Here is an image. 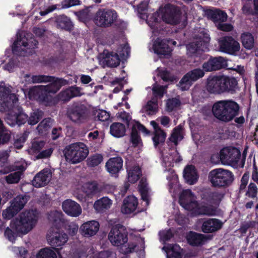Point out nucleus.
Wrapping results in <instances>:
<instances>
[{"instance_id":"4c0bfd02","label":"nucleus","mask_w":258,"mask_h":258,"mask_svg":"<svg viewBox=\"0 0 258 258\" xmlns=\"http://www.w3.org/2000/svg\"><path fill=\"white\" fill-rule=\"evenodd\" d=\"M142 175V172L139 166H134L128 170V181L131 183L137 181Z\"/></svg>"},{"instance_id":"ea45409f","label":"nucleus","mask_w":258,"mask_h":258,"mask_svg":"<svg viewBox=\"0 0 258 258\" xmlns=\"http://www.w3.org/2000/svg\"><path fill=\"white\" fill-rule=\"evenodd\" d=\"M16 169H19V171L12 173L5 177L6 180L8 183H17L20 181L25 168L23 166H20L18 167Z\"/></svg>"},{"instance_id":"6ab92c4d","label":"nucleus","mask_w":258,"mask_h":258,"mask_svg":"<svg viewBox=\"0 0 258 258\" xmlns=\"http://www.w3.org/2000/svg\"><path fill=\"white\" fill-rule=\"evenodd\" d=\"M47 239L50 245L54 247L63 246L68 240V235L63 232H56L51 233L50 232L47 236Z\"/></svg>"},{"instance_id":"1a4fd4ad","label":"nucleus","mask_w":258,"mask_h":258,"mask_svg":"<svg viewBox=\"0 0 258 258\" xmlns=\"http://www.w3.org/2000/svg\"><path fill=\"white\" fill-rule=\"evenodd\" d=\"M68 115L72 121L77 123H83L88 116L87 108L82 104H74L69 108Z\"/></svg>"},{"instance_id":"473e14b6","label":"nucleus","mask_w":258,"mask_h":258,"mask_svg":"<svg viewBox=\"0 0 258 258\" xmlns=\"http://www.w3.org/2000/svg\"><path fill=\"white\" fill-rule=\"evenodd\" d=\"M57 27L61 29L70 31L73 27V25L70 19L64 15H60L56 19Z\"/></svg>"},{"instance_id":"f704fd0d","label":"nucleus","mask_w":258,"mask_h":258,"mask_svg":"<svg viewBox=\"0 0 258 258\" xmlns=\"http://www.w3.org/2000/svg\"><path fill=\"white\" fill-rule=\"evenodd\" d=\"M187 240L190 245H199L204 244L206 238L202 234L190 232L187 235Z\"/></svg>"},{"instance_id":"680f3d73","label":"nucleus","mask_w":258,"mask_h":258,"mask_svg":"<svg viewBox=\"0 0 258 258\" xmlns=\"http://www.w3.org/2000/svg\"><path fill=\"white\" fill-rule=\"evenodd\" d=\"M180 101L177 98H172L168 100L166 103L167 110L171 111L180 105Z\"/></svg>"},{"instance_id":"49530a36","label":"nucleus","mask_w":258,"mask_h":258,"mask_svg":"<svg viewBox=\"0 0 258 258\" xmlns=\"http://www.w3.org/2000/svg\"><path fill=\"white\" fill-rule=\"evenodd\" d=\"M194 40L196 43H202V46L205 44H207L210 42V37L209 35L204 30H201L199 33L196 35Z\"/></svg>"},{"instance_id":"2eb2a0df","label":"nucleus","mask_w":258,"mask_h":258,"mask_svg":"<svg viewBox=\"0 0 258 258\" xmlns=\"http://www.w3.org/2000/svg\"><path fill=\"white\" fill-rule=\"evenodd\" d=\"M180 205L185 210L192 211L198 207L196 197L189 189L183 190L179 198Z\"/></svg>"},{"instance_id":"dca6fc26","label":"nucleus","mask_w":258,"mask_h":258,"mask_svg":"<svg viewBox=\"0 0 258 258\" xmlns=\"http://www.w3.org/2000/svg\"><path fill=\"white\" fill-rule=\"evenodd\" d=\"M226 67V61L221 56L211 58L202 65L203 69L206 72L217 71Z\"/></svg>"},{"instance_id":"aec40b11","label":"nucleus","mask_w":258,"mask_h":258,"mask_svg":"<svg viewBox=\"0 0 258 258\" xmlns=\"http://www.w3.org/2000/svg\"><path fill=\"white\" fill-rule=\"evenodd\" d=\"M51 172L48 169H44L38 173L32 180L33 185L36 187H43L50 181Z\"/></svg>"},{"instance_id":"4be33fe9","label":"nucleus","mask_w":258,"mask_h":258,"mask_svg":"<svg viewBox=\"0 0 258 258\" xmlns=\"http://www.w3.org/2000/svg\"><path fill=\"white\" fill-rule=\"evenodd\" d=\"M99 224L96 221H90L83 223L80 227V230L82 235L90 237L95 235L99 229Z\"/></svg>"},{"instance_id":"37998d69","label":"nucleus","mask_w":258,"mask_h":258,"mask_svg":"<svg viewBox=\"0 0 258 258\" xmlns=\"http://www.w3.org/2000/svg\"><path fill=\"white\" fill-rule=\"evenodd\" d=\"M241 41L243 47L247 49H251L254 45V39L249 33H244L241 35Z\"/></svg>"},{"instance_id":"6e6d98bb","label":"nucleus","mask_w":258,"mask_h":258,"mask_svg":"<svg viewBox=\"0 0 258 258\" xmlns=\"http://www.w3.org/2000/svg\"><path fill=\"white\" fill-rule=\"evenodd\" d=\"M10 139V134L5 131L2 120L0 119V145L7 143Z\"/></svg>"},{"instance_id":"5fc2aeb1","label":"nucleus","mask_w":258,"mask_h":258,"mask_svg":"<svg viewBox=\"0 0 258 258\" xmlns=\"http://www.w3.org/2000/svg\"><path fill=\"white\" fill-rule=\"evenodd\" d=\"M227 18V15L226 13L220 10L215 11L212 14V19L214 21L216 22H225L226 21Z\"/></svg>"},{"instance_id":"c9c22d12","label":"nucleus","mask_w":258,"mask_h":258,"mask_svg":"<svg viewBox=\"0 0 258 258\" xmlns=\"http://www.w3.org/2000/svg\"><path fill=\"white\" fill-rule=\"evenodd\" d=\"M110 133L115 137L120 138L123 137L125 133V126L121 123H113L110 126Z\"/></svg>"},{"instance_id":"3c124183","label":"nucleus","mask_w":258,"mask_h":258,"mask_svg":"<svg viewBox=\"0 0 258 258\" xmlns=\"http://www.w3.org/2000/svg\"><path fill=\"white\" fill-rule=\"evenodd\" d=\"M102 156L101 154H96L88 158L87 164L91 167L96 166L102 161Z\"/></svg>"},{"instance_id":"c85d7f7f","label":"nucleus","mask_w":258,"mask_h":258,"mask_svg":"<svg viewBox=\"0 0 258 258\" xmlns=\"http://www.w3.org/2000/svg\"><path fill=\"white\" fill-rule=\"evenodd\" d=\"M112 201L106 197L96 201L93 205L94 208L98 213H103L110 208Z\"/></svg>"},{"instance_id":"864d4df0","label":"nucleus","mask_w":258,"mask_h":258,"mask_svg":"<svg viewBox=\"0 0 258 258\" xmlns=\"http://www.w3.org/2000/svg\"><path fill=\"white\" fill-rule=\"evenodd\" d=\"M167 253L168 256L171 255L175 258H179L181 256L180 247L177 244L170 245L169 249Z\"/></svg>"},{"instance_id":"b1692460","label":"nucleus","mask_w":258,"mask_h":258,"mask_svg":"<svg viewBox=\"0 0 258 258\" xmlns=\"http://www.w3.org/2000/svg\"><path fill=\"white\" fill-rule=\"evenodd\" d=\"M222 224V222L217 219H209L203 222L202 230L204 233L214 232L220 229Z\"/></svg>"},{"instance_id":"bf43d9fd","label":"nucleus","mask_w":258,"mask_h":258,"mask_svg":"<svg viewBox=\"0 0 258 258\" xmlns=\"http://www.w3.org/2000/svg\"><path fill=\"white\" fill-rule=\"evenodd\" d=\"M201 46L202 43L200 44V43H196L194 40L193 42L190 43L186 46L187 54L189 55L194 54Z\"/></svg>"},{"instance_id":"0e129e2a","label":"nucleus","mask_w":258,"mask_h":258,"mask_svg":"<svg viewBox=\"0 0 258 258\" xmlns=\"http://www.w3.org/2000/svg\"><path fill=\"white\" fill-rule=\"evenodd\" d=\"M45 143L42 141H34L32 143L30 151L32 152H39L44 146Z\"/></svg>"},{"instance_id":"052dcab7","label":"nucleus","mask_w":258,"mask_h":258,"mask_svg":"<svg viewBox=\"0 0 258 258\" xmlns=\"http://www.w3.org/2000/svg\"><path fill=\"white\" fill-rule=\"evenodd\" d=\"M163 160L167 165L171 166L173 162H178L180 161L181 158L178 155V154L176 153V152H175L174 157L171 155H170L169 157L166 156L164 157Z\"/></svg>"},{"instance_id":"de8ad7c7","label":"nucleus","mask_w":258,"mask_h":258,"mask_svg":"<svg viewBox=\"0 0 258 258\" xmlns=\"http://www.w3.org/2000/svg\"><path fill=\"white\" fill-rule=\"evenodd\" d=\"M204 71L205 70L204 69L196 68L189 71L186 74L189 76L190 80H192L193 82H194L199 79L202 78L204 76Z\"/></svg>"},{"instance_id":"5701e85b","label":"nucleus","mask_w":258,"mask_h":258,"mask_svg":"<svg viewBox=\"0 0 258 258\" xmlns=\"http://www.w3.org/2000/svg\"><path fill=\"white\" fill-rule=\"evenodd\" d=\"M138 206V201L135 196H131L125 198L121 207V212L124 214L134 213Z\"/></svg>"},{"instance_id":"a18cd8bd","label":"nucleus","mask_w":258,"mask_h":258,"mask_svg":"<svg viewBox=\"0 0 258 258\" xmlns=\"http://www.w3.org/2000/svg\"><path fill=\"white\" fill-rule=\"evenodd\" d=\"M169 191L173 194H176L180 190V185L178 184L177 176L174 174L172 173L171 179H169Z\"/></svg>"},{"instance_id":"a878e982","label":"nucleus","mask_w":258,"mask_h":258,"mask_svg":"<svg viewBox=\"0 0 258 258\" xmlns=\"http://www.w3.org/2000/svg\"><path fill=\"white\" fill-rule=\"evenodd\" d=\"M151 124L154 129V136L153 137V141L154 146L157 147L158 145L162 144L164 143L166 134L155 121H151Z\"/></svg>"},{"instance_id":"f3484780","label":"nucleus","mask_w":258,"mask_h":258,"mask_svg":"<svg viewBox=\"0 0 258 258\" xmlns=\"http://www.w3.org/2000/svg\"><path fill=\"white\" fill-rule=\"evenodd\" d=\"M220 76H215L208 78L206 89L210 93L219 95L223 93Z\"/></svg>"},{"instance_id":"39448f33","label":"nucleus","mask_w":258,"mask_h":258,"mask_svg":"<svg viewBox=\"0 0 258 258\" xmlns=\"http://www.w3.org/2000/svg\"><path fill=\"white\" fill-rule=\"evenodd\" d=\"M87 146L81 142L71 144L66 147L64 154L67 161L76 164L83 161L88 155Z\"/></svg>"},{"instance_id":"20e7f679","label":"nucleus","mask_w":258,"mask_h":258,"mask_svg":"<svg viewBox=\"0 0 258 258\" xmlns=\"http://www.w3.org/2000/svg\"><path fill=\"white\" fill-rule=\"evenodd\" d=\"M38 44V41L32 37L31 34L21 33L13 44V51L19 55H27L32 53L33 50L37 47Z\"/></svg>"},{"instance_id":"a211bd4d","label":"nucleus","mask_w":258,"mask_h":258,"mask_svg":"<svg viewBox=\"0 0 258 258\" xmlns=\"http://www.w3.org/2000/svg\"><path fill=\"white\" fill-rule=\"evenodd\" d=\"M62 208L67 215L72 217H78L82 213V209L80 205L70 199H67L63 202Z\"/></svg>"},{"instance_id":"e2e57ef3","label":"nucleus","mask_w":258,"mask_h":258,"mask_svg":"<svg viewBox=\"0 0 258 258\" xmlns=\"http://www.w3.org/2000/svg\"><path fill=\"white\" fill-rule=\"evenodd\" d=\"M166 87V86H162L158 85H154L152 88L154 95L155 97H162Z\"/></svg>"},{"instance_id":"f03ea898","label":"nucleus","mask_w":258,"mask_h":258,"mask_svg":"<svg viewBox=\"0 0 258 258\" xmlns=\"http://www.w3.org/2000/svg\"><path fill=\"white\" fill-rule=\"evenodd\" d=\"M39 219V213L36 210L26 211L11 222V227L16 232L26 234L36 225Z\"/></svg>"},{"instance_id":"4468645a","label":"nucleus","mask_w":258,"mask_h":258,"mask_svg":"<svg viewBox=\"0 0 258 258\" xmlns=\"http://www.w3.org/2000/svg\"><path fill=\"white\" fill-rule=\"evenodd\" d=\"M240 152L237 148L232 147L224 148L220 151L221 163L230 165L237 163L240 158Z\"/></svg>"},{"instance_id":"09e8293b","label":"nucleus","mask_w":258,"mask_h":258,"mask_svg":"<svg viewBox=\"0 0 258 258\" xmlns=\"http://www.w3.org/2000/svg\"><path fill=\"white\" fill-rule=\"evenodd\" d=\"M193 82L189 76L186 74L180 80L177 86L182 91H186L189 89L192 85Z\"/></svg>"},{"instance_id":"79ce46f5","label":"nucleus","mask_w":258,"mask_h":258,"mask_svg":"<svg viewBox=\"0 0 258 258\" xmlns=\"http://www.w3.org/2000/svg\"><path fill=\"white\" fill-rule=\"evenodd\" d=\"M104 61L107 66L109 67H116L119 65L120 59L118 55L116 53L110 52L106 54Z\"/></svg>"},{"instance_id":"a19ab883","label":"nucleus","mask_w":258,"mask_h":258,"mask_svg":"<svg viewBox=\"0 0 258 258\" xmlns=\"http://www.w3.org/2000/svg\"><path fill=\"white\" fill-rule=\"evenodd\" d=\"M183 138L182 128L181 125H178L174 128L172 133L169 138V142L173 143L177 145L178 143L181 141Z\"/></svg>"},{"instance_id":"e433bc0d","label":"nucleus","mask_w":258,"mask_h":258,"mask_svg":"<svg viewBox=\"0 0 258 258\" xmlns=\"http://www.w3.org/2000/svg\"><path fill=\"white\" fill-rule=\"evenodd\" d=\"M82 190L88 197H92L99 192L97 184L95 182H88L82 186Z\"/></svg>"},{"instance_id":"cd10ccee","label":"nucleus","mask_w":258,"mask_h":258,"mask_svg":"<svg viewBox=\"0 0 258 258\" xmlns=\"http://www.w3.org/2000/svg\"><path fill=\"white\" fill-rule=\"evenodd\" d=\"M82 95L81 89L78 87H72L61 92L59 95V99L62 101H69L73 97L80 96Z\"/></svg>"},{"instance_id":"774afa93","label":"nucleus","mask_w":258,"mask_h":258,"mask_svg":"<svg viewBox=\"0 0 258 258\" xmlns=\"http://www.w3.org/2000/svg\"><path fill=\"white\" fill-rule=\"evenodd\" d=\"M257 192V187L253 183H250L248 185L246 195L251 198L256 197Z\"/></svg>"},{"instance_id":"58836bf2","label":"nucleus","mask_w":258,"mask_h":258,"mask_svg":"<svg viewBox=\"0 0 258 258\" xmlns=\"http://www.w3.org/2000/svg\"><path fill=\"white\" fill-rule=\"evenodd\" d=\"M158 108L157 99L156 98H153L143 107L142 111L146 113L148 115H153L158 111Z\"/></svg>"},{"instance_id":"412c9836","label":"nucleus","mask_w":258,"mask_h":258,"mask_svg":"<svg viewBox=\"0 0 258 258\" xmlns=\"http://www.w3.org/2000/svg\"><path fill=\"white\" fill-rule=\"evenodd\" d=\"M153 49L154 52L161 57L169 56L171 51L167 43V40L160 38H158L155 41Z\"/></svg>"},{"instance_id":"13d9d810","label":"nucleus","mask_w":258,"mask_h":258,"mask_svg":"<svg viewBox=\"0 0 258 258\" xmlns=\"http://www.w3.org/2000/svg\"><path fill=\"white\" fill-rule=\"evenodd\" d=\"M62 214L60 211H52L48 214V219L52 223L57 222L62 219Z\"/></svg>"},{"instance_id":"c03bdc74","label":"nucleus","mask_w":258,"mask_h":258,"mask_svg":"<svg viewBox=\"0 0 258 258\" xmlns=\"http://www.w3.org/2000/svg\"><path fill=\"white\" fill-rule=\"evenodd\" d=\"M139 189L141 194L142 199L146 202V204L148 205L149 202V188L148 184L146 182V180L142 179L140 182Z\"/></svg>"},{"instance_id":"2f4dec72","label":"nucleus","mask_w":258,"mask_h":258,"mask_svg":"<svg viewBox=\"0 0 258 258\" xmlns=\"http://www.w3.org/2000/svg\"><path fill=\"white\" fill-rule=\"evenodd\" d=\"M183 177L188 183L194 184L198 178L195 166L193 165L187 166L183 171Z\"/></svg>"},{"instance_id":"c756f323","label":"nucleus","mask_w":258,"mask_h":258,"mask_svg":"<svg viewBox=\"0 0 258 258\" xmlns=\"http://www.w3.org/2000/svg\"><path fill=\"white\" fill-rule=\"evenodd\" d=\"M25 81L29 83H41L52 82L56 79L52 77L45 75H33L26 74L24 76Z\"/></svg>"},{"instance_id":"7ed1b4c3","label":"nucleus","mask_w":258,"mask_h":258,"mask_svg":"<svg viewBox=\"0 0 258 258\" xmlns=\"http://www.w3.org/2000/svg\"><path fill=\"white\" fill-rule=\"evenodd\" d=\"M239 106L232 100H221L216 102L213 106V113L219 120L227 122L238 115Z\"/></svg>"},{"instance_id":"7c9ffc66","label":"nucleus","mask_w":258,"mask_h":258,"mask_svg":"<svg viewBox=\"0 0 258 258\" xmlns=\"http://www.w3.org/2000/svg\"><path fill=\"white\" fill-rule=\"evenodd\" d=\"M138 131L146 132L147 129L138 122L135 123L133 127L131 133V141L133 146H137L141 141V139L138 135Z\"/></svg>"},{"instance_id":"f257e3e1","label":"nucleus","mask_w":258,"mask_h":258,"mask_svg":"<svg viewBox=\"0 0 258 258\" xmlns=\"http://www.w3.org/2000/svg\"><path fill=\"white\" fill-rule=\"evenodd\" d=\"M50 83L46 86L38 85L30 88L28 93L29 98L30 99L49 101L52 98L51 94H55L61 86L68 84V81L61 78H56Z\"/></svg>"},{"instance_id":"69168bd1","label":"nucleus","mask_w":258,"mask_h":258,"mask_svg":"<svg viewBox=\"0 0 258 258\" xmlns=\"http://www.w3.org/2000/svg\"><path fill=\"white\" fill-rule=\"evenodd\" d=\"M19 233L15 231L11 227V225L10 227H7L5 231V236L12 242H14L16 238V234Z\"/></svg>"},{"instance_id":"8fccbe9b","label":"nucleus","mask_w":258,"mask_h":258,"mask_svg":"<svg viewBox=\"0 0 258 258\" xmlns=\"http://www.w3.org/2000/svg\"><path fill=\"white\" fill-rule=\"evenodd\" d=\"M37 258H57L56 253L50 248L41 249L37 255Z\"/></svg>"},{"instance_id":"bb28decb","label":"nucleus","mask_w":258,"mask_h":258,"mask_svg":"<svg viewBox=\"0 0 258 258\" xmlns=\"http://www.w3.org/2000/svg\"><path fill=\"white\" fill-rule=\"evenodd\" d=\"M123 161L120 157L111 158L106 163L107 171L112 174L118 173L122 167Z\"/></svg>"},{"instance_id":"72a5a7b5","label":"nucleus","mask_w":258,"mask_h":258,"mask_svg":"<svg viewBox=\"0 0 258 258\" xmlns=\"http://www.w3.org/2000/svg\"><path fill=\"white\" fill-rule=\"evenodd\" d=\"M28 120L27 115L23 112H20L19 114L14 116L9 115L6 117L7 123L11 126L15 125L16 123L19 125L24 124Z\"/></svg>"},{"instance_id":"f8f14e48","label":"nucleus","mask_w":258,"mask_h":258,"mask_svg":"<svg viewBox=\"0 0 258 258\" xmlns=\"http://www.w3.org/2000/svg\"><path fill=\"white\" fill-rule=\"evenodd\" d=\"M219 50L231 55H236L240 49L239 43L231 36H225L218 40Z\"/></svg>"},{"instance_id":"4d7b16f0","label":"nucleus","mask_w":258,"mask_h":258,"mask_svg":"<svg viewBox=\"0 0 258 258\" xmlns=\"http://www.w3.org/2000/svg\"><path fill=\"white\" fill-rule=\"evenodd\" d=\"M51 125V120L50 118H46L43 119L38 125L37 128L40 133H43L50 127Z\"/></svg>"},{"instance_id":"9d476101","label":"nucleus","mask_w":258,"mask_h":258,"mask_svg":"<svg viewBox=\"0 0 258 258\" xmlns=\"http://www.w3.org/2000/svg\"><path fill=\"white\" fill-rule=\"evenodd\" d=\"M11 90L5 86L0 85V110H6L16 103L18 98L15 94L11 93Z\"/></svg>"},{"instance_id":"9b49d317","label":"nucleus","mask_w":258,"mask_h":258,"mask_svg":"<svg viewBox=\"0 0 258 258\" xmlns=\"http://www.w3.org/2000/svg\"><path fill=\"white\" fill-rule=\"evenodd\" d=\"M108 239L114 246H118L126 243L127 237L124 227L120 224L114 226L108 234Z\"/></svg>"},{"instance_id":"0eeeda50","label":"nucleus","mask_w":258,"mask_h":258,"mask_svg":"<svg viewBox=\"0 0 258 258\" xmlns=\"http://www.w3.org/2000/svg\"><path fill=\"white\" fill-rule=\"evenodd\" d=\"M162 20L167 24L177 25L181 23L182 27L186 25V18L181 16L180 11L172 6L167 5L160 10Z\"/></svg>"},{"instance_id":"423d86ee","label":"nucleus","mask_w":258,"mask_h":258,"mask_svg":"<svg viewBox=\"0 0 258 258\" xmlns=\"http://www.w3.org/2000/svg\"><path fill=\"white\" fill-rule=\"evenodd\" d=\"M208 178L213 186L222 187L231 184L234 180V175L231 171L219 168L210 171Z\"/></svg>"},{"instance_id":"338daca9","label":"nucleus","mask_w":258,"mask_h":258,"mask_svg":"<svg viewBox=\"0 0 258 258\" xmlns=\"http://www.w3.org/2000/svg\"><path fill=\"white\" fill-rule=\"evenodd\" d=\"M95 114L96 117L98 118V119L101 121H106L108 120L110 117L109 113L104 110H99L98 111H96Z\"/></svg>"},{"instance_id":"603ef678","label":"nucleus","mask_w":258,"mask_h":258,"mask_svg":"<svg viewBox=\"0 0 258 258\" xmlns=\"http://www.w3.org/2000/svg\"><path fill=\"white\" fill-rule=\"evenodd\" d=\"M43 112L41 111L37 110L32 113L28 120V123L31 125L36 124L42 118Z\"/></svg>"},{"instance_id":"ddd939ff","label":"nucleus","mask_w":258,"mask_h":258,"mask_svg":"<svg viewBox=\"0 0 258 258\" xmlns=\"http://www.w3.org/2000/svg\"><path fill=\"white\" fill-rule=\"evenodd\" d=\"M27 201V196H17L11 202L10 206L3 211V216L8 219L12 218L24 208Z\"/></svg>"},{"instance_id":"393cba45","label":"nucleus","mask_w":258,"mask_h":258,"mask_svg":"<svg viewBox=\"0 0 258 258\" xmlns=\"http://www.w3.org/2000/svg\"><path fill=\"white\" fill-rule=\"evenodd\" d=\"M223 92L233 93L237 86V81L235 78L225 76H220Z\"/></svg>"},{"instance_id":"6e6552de","label":"nucleus","mask_w":258,"mask_h":258,"mask_svg":"<svg viewBox=\"0 0 258 258\" xmlns=\"http://www.w3.org/2000/svg\"><path fill=\"white\" fill-rule=\"evenodd\" d=\"M117 13L110 9H99L94 18L95 24L100 27L107 28L111 26L117 20Z\"/></svg>"}]
</instances>
